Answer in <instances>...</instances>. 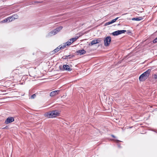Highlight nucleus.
Wrapping results in <instances>:
<instances>
[{
	"label": "nucleus",
	"mask_w": 157,
	"mask_h": 157,
	"mask_svg": "<svg viewBox=\"0 0 157 157\" xmlns=\"http://www.w3.org/2000/svg\"><path fill=\"white\" fill-rule=\"evenodd\" d=\"M59 113L58 110H53L45 113L44 115L48 118L55 117L59 115Z\"/></svg>",
	"instance_id": "obj_1"
},
{
	"label": "nucleus",
	"mask_w": 157,
	"mask_h": 157,
	"mask_svg": "<svg viewBox=\"0 0 157 157\" xmlns=\"http://www.w3.org/2000/svg\"><path fill=\"white\" fill-rule=\"evenodd\" d=\"M151 71V69H148L142 74L139 77V80L140 81H144L145 80L149 77Z\"/></svg>",
	"instance_id": "obj_2"
},
{
	"label": "nucleus",
	"mask_w": 157,
	"mask_h": 157,
	"mask_svg": "<svg viewBox=\"0 0 157 157\" xmlns=\"http://www.w3.org/2000/svg\"><path fill=\"white\" fill-rule=\"evenodd\" d=\"M111 38L110 36H107L105 37L104 40V45L106 47L109 46L110 43Z\"/></svg>",
	"instance_id": "obj_3"
},
{
	"label": "nucleus",
	"mask_w": 157,
	"mask_h": 157,
	"mask_svg": "<svg viewBox=\"0 0 157 157\" xmlns=\"http://www.w3.org/2000/svg\"><path fill=\"white\" fill-rule=\"evenodd\" d=\"M59 68L61 71H70L72 69L70 68L68 65L66 64L63 65V67L61 66H60Z\"/></svg>",
	"instance_id": "obj_4"
},
{
	"label": "nucleus",
	"mask_w": 157,
	"mask_h": 157,
	"mask_svg": "<svg viewBox=\"0 0 157 157\" xmlns=\"http://www.w3.org/2000/svg\"><path fill=\"white\" fill-rule=\"evenodd\" d=\"M14 121V119L12 117H8L5 122V123L6 124L12 122Z\"/></svg>",
	"instance_id": "obj_5"
},
{
	"label": "nucleus",
	"mask_w": 157,
	"mask_h": 157,
	"mask_svg": "<svg viewBox=\"0 0 157 157\" xmlns=\"http://www.w3.org/2000/svg\"><path fill=\"white\" fill-rule=\"evenodd\" d=\"M15 19V17H14V16H12L10 17H9L7 19L3 20L2 21V22H8H8H10L14 20Z\"/></svg>",
	"instance_id": "obj_6"
},
{
	"label": "nucleus",
	"mask_w": 157,
	"mask_h": 157,
	"mask_svg": "<svg viewBox=\"0 0 157 157\" xmlns=\"http://www.w3.org/2000/svg\"><path fill=\"white\" fill-rule=\"evenodd\" d=\"M119 18V17H117L116 18L112 20L111 21L106 22L105 23V26H107L108 25H109L110 24H111L114 22H115Z\"/></svg>",
	"instance_id": "obj_7"
},
{
	"label": "nucleus",
	"mask_w": 157,
	"mask_h": 157,
	"mask_svg": "<svg viewBox=\"0 0 157 157\" xmlns=\"http://www.w3.org/2000/svg\"><path fill=\"white\" fill-rule=\"evenodd\" d=\"M59 91V90H57L52 91L50 93V96L51 97H53L54 96L57 94H58Z\"/></svg>",
	"instance_id": "obj_8"
},
{
	"label": "nucleus",
	"mask_w": 157,
	"mask_h": 157,
	"mask_svg": "<svg viewBox=\"0 0 157 157\" xmlns=\"http://www.w3.org/2000/svg\"><path fill=\"white\" fill-rule=\"evenodd\" d=\"M78 55H83L86 53V51L83 49L79 50L77 52Z\"/></svg>",
	"instance_id": "obj_9"
},
{
	"label": "nucleus",
	"mask_w": 157,
	"mask_h": 157,
	"mask_svg": "<svg viewBox=\"0 0 157 157\" xmlns=\"http://www.w3.org/2000/svg\"><path fill=\"white\" fill-rule=\"evenodd\" d=\"M60 45L59 46L56 48L55 49H54L53 51L51 52L50 54L52 55L53 54L57 52L58 51L60 50L61 49L60 48Z\"/></svg>",
	"instance_id": "obj_10"
},
{
	"label": "nucleus",
	"mask_w": 157,
	"mask_h": 157,
	"mask_svg": "<svg viewBox=\"0 0 157 157\" xmlns=\"http://www.w3.org/2000/svg\"><path fill=\"white\" fill-rule=\"evenodd\" d=\"M57 32V31H56V29H55L50 32L49 33L48 35L50 36H52L56 34Z\"/></svg>",
	"instance_id": "obj_11"
},
{
	"label": "nucleus",
	"mask_w": 157,
	"mask_h": 157,
	"mask_svg": "<svg viewBox=\"0 0 157 157\" xmlns=\"http://www.w3.org/2000/svg\"><path fill=\"white\" fill-rule=\"evenodd\" d=\"M74 56V55H69L68 56H65L62 57V58L64 59H71Z\"/></svg>",
	"instance_id": "obj_12"
},
{
	"label": "nucleus",
	"mask_w": 157,
	"mask_h": 157,
	"mask_svg": "<svg viewBox=\"0 0 157 157\" xmlns=\"http://www.w3.org/2000/svg\"><path fill=\"white\" fill-rule=\"evenodd\" d=\"M143 19L142 17H139L136 18H132V20H135L136 21H140Z\"/></svg>",
	"instance_id": "obj_13"
},
{
	"label": "nucleus",
	"mask_w": 157,
	"mask_h": 157,
	"mask_svg": "<svg viewBox=\"0 0 157 157\" xmlns=\"http://www.w3.org/2000/svg\"><path fill=\"white\" fill-rule=\"evenodd\" d=\"M97 44L95 40H92L90 43H89L88 45L89 46H92L93 45Z\"/></svg>",
	"instance_id": "obj_14"
},
{
	"label": "nucleus",
	"mask_w": 157,
	"mask_h": 157,
	"mask_svg": "<svg viewBox=\"0 0 157 157\" xmlns=\"http://www.w3.org/2000/svg\"><path fill=\"white\" fill-rule=\"evenodd\" d=\"M112 34L114 36H117L119 35V30L115 31L112 33Z\"/></svg>",
	"instance_id": "obj_15"
},
{
	"label": "nucleus",
	"mask_w": 157,
	"mask_h": 157,
	"mask_svg": "<svg viewBox=\"0 0 157 157\" xmlns=\"http://www.w3.org/2000/svg\"><path fill=\"white\" fill-rule=\"evenodd\" d=\"M78 37H77L76 38H72L71 39H70V40H69L70 41H72L71 43H73L74 42L76 41L78 39Z\"/></svg>",
	"instance_id": "obj_16"
},
{
	"label": "nucleus",
	"mask_w": 157,
	"mask_h": 157,
	"mask_svg": "<svg viewBox=\"0 0 157 157\" xmlns=\"http://www.w3.org/2000/svg\"><path fill=\"white\" fill-rule=\"evenodd\" d=\"M126 31V30H119V35L121 34L122 33H124Z\"/></svg>",
	"instance_id": "obj_17"
},
{
	"label": "nucleus",
	"mask_w": 157,
	"mask_h": 157,
	"mask_svg": "<svg viewBox=\"0 0 157 157\" xmlns=\"http://www.w3.org/2000/svg\"><path fill=\"white\" fill-rule=\"evenodd\" d=\"M62 27L60 26L56 28L55 29H56V31H57V32L59 31L62 29Z\"/></svg>",
	"instance_id": "obj_18"
},
{
	"label": "nucleus",
	"mask_w": 157,
	"mask_h": 157,
	"mask_svg": "<svg viewBox=\"0 0 157 157\" xmlns=\"http://www.w3.org/2000/svg\"><path fill=\"white\" fill-rule=\"evenodd\" d=\"M71 43H72L69 40L65 43V44H66V45L69 46L70 45Z\"/></svg>",
	"instance_id": "obj_19"
},
{
	"label": "nucleus",
	"mask_w": 157,
	"mask_h": 157,
	"mask_svg": "<svg viewBox=\"0 0 157 157\" xmlns=\"http://www.w3.org/2000/svg\"><path fill=\"white\" fill-rule=\"evenodd\" d=\"M36 94H34L31 96L30 98L32 99H34L36 97Z\"/></svg>",
	"instance_id": "obj_20"
},
{
	"label": "nucleus",
	"mask_w": 157,
	"mask_h": 157,
	"mask_svg": "<svg viewBox=\"0 0 157 157\" xmlns=\"http://www.w3.org/2000/svg\"><path fill=\"white\" fill-rule=\"evenodd\" d=\"M96 41V43L97 44L99 43L100 42H101V40H100V38L98 39L97 40H95Z\"/></svg>",
	"instance_id": "obj_21"
},
{
	"label": "nucleus",
	"mask_w": 157,
	"mask_h": 157,
	"mask_svg": "<svg viewBox=\"0 0 157 157\" xmlns=\"http://www.w3.org/2000/svg\"><path fill=\"white\" fill-rule=\"evenodd\" d=\"M153 42L154 43H157V37L153 40Z\"/></svg>",
	"instance_id": "obj_22"
},
{
	"label": "nucleus",
	"mask_w": 157,
	"mask_h": 157,
	"mask_svg": "<svg viewBox=\"0 0 157 157\" xmlns=\"http://www.w3.org/2000/svg\"><path fill=\"white\" fill-rule=\"evenodd\" d=\"M153 77L155 79H157V74L154 75Z\"/></svg>",
	"instance_id": "obj_23"
},
{
	"label": "nucleus",
	"mask_w": 157,
	"mask_h": 157,
	"mask_svg": "<svg viewBox=\"0 0 157 157\" xmlns=\"http://www.w3.org/2000/svg\"><path fill=\"white\" fill-rule=\"evenodd\" d=\"M66 45H64L63 46H60V48L61 49H62L66 47Z\"/></svg>",
	"instance_id": "obj_24"
},
{
	"label": "nucleus",
	"mask_w": 157,
	"mask_h": 157,
	"mask_svg": "<svg viewBox=\"0 0 157 157\" xmlns=\"http://www.w3.org/2000/svg\"><path fill=\"white\" fill-rule=\"evenodd\" d=\"M14 16V17H15V19L17 18L18 17V16L17 15H14L13 16Z\"/></svg>",
	"instance_id": "obj_25"
},
{
	"label": "nucleus",
	"mask_w": 157,
	"mask_h": 157,
	"mask_svg": "<svg viewBox=\"0 0 157 157\" xmlns=\"http://www.w3.org/2000/svg\"><path fill=\"white\" fill-rule=\"evenodd\" d=\"M131 33V32L129 30H128V32H127V34L129 35Z\"/></svg>",
	"instance_id": "obj_26"
},
{
	"label": "nucleus",
	"mask_w": 157,
	"mask_h": 157,
	"mask_svg": "<svg viewBox=\"0 0 157 157\" xmlns=\"http://www.w3.org/2000/svg\"><path fill=\"white\" fill-rule=\"evenodd\" d=\"M111 136H112V137H113V138H115V136H114V135H111Z\"/></svg>",
	"instance_id": "obj_27"
},
{
	"label": "nucleus",
	"mask_w": 157,
	"mask_h": 157,
	"mask_svg": "<svg viewBox=\"0 0 157 157\" xmlns=\"http://www.w3.org/2000/svg\"><path fill=\"white\" fill-rule=\"evenodd\" d=\"M36 3H40L41 2H39L38 1H36Z\"/></svg>",
	"instance_id": "obj_28"
},
{
	"label": "nucleus",
	"mask_w": 157,
	"mask_h": 157,
	"mask_svg": "<svg viewBox=\"0 0 157 157\" xmlns=\"http://www.w3.org/2000/svg\"><path fill=\"white\" fill-rule=\"evenodd\" d=\"M120 142V141H119V140H117V142Z\"/></svg>",
	"instance_id": "obj_29"
},
{
	"label": "nucleus",
	"mask_w": 157,
	"mask_h": 157,
	"mask_svg": "<svg viewBox=\"0 0 157 157\" xmlns=\"http://www.w3.org/2000/svg\"><path fill=\"white\" fill-rule=\"evenodd\" d=\"M77 36L75 37V38H76Z\"/></svg>",
	"instance_id": "obj_30"
},
{
	"label": "nucleus",
	"mask_w": 157,
	"mask_h": 157,
	"mask_svg": "<svg viewBox=\"0 0 157 157\" xmlns=\"http://www.w3.org/2000/svg\"><path fill=\"white\" fill-rule=\"evenodd\" d=\"M120 25V24H118V25Z\"/></svg>",
	"instance_id": "obj_31"
}]
</instances>
